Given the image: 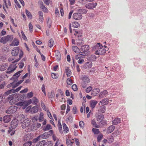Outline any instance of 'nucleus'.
Here are the masks:
<instances>
[{
    "label": "nucleus",
    "instance_id": "obj_62",
    "mask_svg": "<svg viewBox=\"0 0 146 146\" xmlns=\"http://www.w3.org/2000/svg\"><path fill=\"white\" fill-rule=\"evenodd\" d=\"M84 123L83 121H80L79 122V126L80 127L83 128L84 127Z\"/></svg>",
    "mask_w": 146,
    "mask_h": 146
},
{
    "label": "nucleus",
    "instance_id": "obj_20",
    "mask_svg": "<svg viewBox=\"0 0 146 146\" xmlns=\"http://www.w3.org/2000/svg\"><path fill=\"white\" fill-rule=\"evenodd\" d=\"M17 107L15 106H10V113H13L16 111Z\"/></svg>",
    "mask_w": 146,
    "mask_h": 146
},
{
    "label": "nucleus",
    "instance_id": "obj_27",
    "mask_svg": "<svg viewBox=\"0 0 146 146\" xmlns=\"http://www.w3.org/2000/svg\"><path fill=\"white\" fill-rule=\"evenodd\" d=\"M38 14L39 15V20L40 22L42 23L44 20L43 13L42 11H40L38 12Z\"/></svg>",
    "mask_w": 146,
    "mask_h": 146
},
{
    "label": "nucleus",
    "instance_id": "obj_56",
    "mask_svg": "<svg viewBox=\"0 0 146 146\" xmlns=\"http://www.w3.org/2000/svg\"><path fill=\"white\" fill-rule=\"evenodd\" d=\"M42 11L44 13H47L48 11V10L47 8L44 5L41 8Z\"/></svg>",
    "mask_w": 146,
    "mask_h": 146
},
{
    "label": "nucleus",
    "instance_id": "obj_41",
    "mask_svg": "<svg viewBox=\"0 0 146 146\" xmlns=\"http://www.w3.org/2000/svg\"><path fill=\"white\" fill-rule=\"evenodd\" d=\"M72 25L73 27L76 28L80 26L79 23L78 22L76 21L72 22Z\"/></svg>",
    "mask_w": 146,
    "mask_h": 146
},
{
    "label": "nucleus",
    "instance_id": "obj_5",
    "mask_svg": "<svg viewBox=\"0 0 146 146\" xmlns=\"http://www.w3.org/2000/svg\"><path fill=\"white\" fill-rule=\"evenodd\" d=\"M89 46L88 45L85 44L82 46L80 48V51L82 52L80 55L83 56L88 55L89 53Z\"/></svg>",
    "mask_w": 146,
    "mask_h": 146
},
{
    "label": "nucleus",
    "instance_id": "obj_58",
    "mask_svg": "<svg viewBox=\"0 0 146 146\" xmlns=\"http://www.w3.org/2000/svg\"><path fill=\"white\" fill-rule=\"evenodd\" d=\"M72 88L73 91H76L78 90L77 86L76 84H74L72 86Z\"/></svg>",
    "mask_w": 146,
    "mask_h": 146
},
{
    "label": "nucleus",
    "instance_id": "obj_63",
    "mask_svg": "<svg viewBox=\"0 0 146 146\" xmlns=\"http://www.w3.org/2000/svg\"><path fill=\"white\" fill-rule=\"evenodd\" d=\"M29 28L30 31L31 32H32L33 26L31 23H30L29 25Z\"/></svg>",
    "mask_w": 146,
    "mask_h": 146
},
{
    "label": "nucleus",
    "instance_id": "obj_6",
    "mask_svg": "<svg viewBox=\"0 0 146 146\" xmlns=\"http://www.w3.org/2000/svg\"><path fill=\"white\" fill-rule=\"evenodd\" d=\"M101 47L99 48L96 51L95 54L96 55H103L105 54L106 52V50L103 48L102 45Z\"/></svg>",
    "mask_w": 146,
    "mask_h": 146
},
{
    "label": "nucleus",
    "instance_id": "obj_33",
    "mask_svg": "<svg viewBox=\"0 0 146 146\" xmlns=\"http://www.w3.org/2000/svg\"><path fill=\"white\" fill-rule=\"evenodd\" d=\"M72 49L73 51L76 53H79L81 52L79 48L76 46H73Z\"/></svg>",
    "mask_w": 146,
    "mask_h": 146
},
{
    "label": "nucleus",
    "instance_id": "obj_43",
    "mask_svg": "<svg viewBox=\"0 0 146 146\" xmlns=\"http://www.w3.org/2000/svg\"><path fill=\"white\" fill-rule=\"evenodd\" d=\"M45 143V140H43L38 142L36 146H43Z\"/></svg>",
    "mask_w": 146,
    "mask_h": 146
},
{
    "label": "nucleus",
    "instance_id": "obj_40",
    "mask_svg": "<svg viewBox=\"0 0 146 146\" xmlns=\"http://www.w3.org/2000/svg\"><path fill=\"white\" fill-rule=\"evenodd\" d=\"M66 72L67 73V76L68 77H70V75L71 74V72L69 69V68L68 67H67L66 68Z\"/></svg>",
    "mask_w": 146,
    "mask_h": 146
},
{
    "label": "nucleus",
    "instance_id": "obj_3",
    "mask_svg": "<svg viewBox=\"0 0 146 146\" xmlns=\"http://www.w3.org/2000/svg\"><path fill=\"white\" fill-rule=\"evenodd\" d=\"M19 118L21 119V123H22L21 126L23 128H25L30 125L31 121L28 118L24 120L25 116L23 114H20Z\"/></svg>",
    "mask_w": 146,
    "mask_h": 146
},
{
    "label": "nucleus",
    "instance_id": "obj_48",
    "mask_svg": "<svg viewBox=\"0 0 146 146\" xmlns=\"http://www.w3.org/2000/svg\"><path fill=\"white\" fill-rule=\"evenodd\" d=\"M119 134V132L118 130H116L113 133L111 134V136H112L113 137H115L118 135Z\"/></svg>",
    "mask_w": 146,
    "mask_h": 146
},
{
    "label": "nucleus",
    "instance_id": "obj_10",
    "mask_svg": "<svg viewBox=\"0 0 146 146\" xmlns=\"http://www.w3.org/2000/svg\"><path fill=\"white\" fill-rule=\"evenodd\" d=\"M82 17V15L80 13H75L73 15V18L76 20H80Z\"/></svg>",
    "mask_w": 146,
    "mask_h": 146
},
{
    "label": "nucleus",
    "instance_id": "obj_17",
    "mask_svg": "<svg viewBox=\"0 0 146 146\" xmlns=\"http://www.w3.org/2000/svg\"><path fill=\"white\" fill-rule=\"evenodd\" d=\"M92 65V62H85L83 65V68L85 69L90 68H91Z\"/></svg>",
    "mask_w": 146,
    "mask_h": 146
},
{
    "label": "nucleus",
    "instance_id": "obj_13",
    "mask_svg": "<svg viewBox=\"0 0 146 146\" xmlns=\"http://www.w3.org/2000/svg\"><path fill=\"white\" fill-rule=\"evenodd\" d=\"M7 60L9 62V58H7L6 55L4 54L0 55V62H5Z\"/></svg>",
    "mask_w": 146,
    "mask_h": 146
},
{
    "label": "nucleus",
    "instance_id": "obj_39",
    "mask_svg": "<svg viewBox=\"0 0 146 146\" xmlns=\"http://www.w3.org/2000/svg\"><path fill=\"white\" fill-rule=\"evenodd\" d=\"M97 118L98 119L97 120L98 121H100V120H103L104 118V115L103 114H100L98 115L97 117Z\"/></svg>",
    "mask_w": 146,
    "mask_h": 146
},
{
    "label": "nucleus",
    "instance_id": "obj_54",
    "mask_svg": "<svg viewBox=\"0 0 146 146\" xmlns=\"http://www.w3.org/2000/svg\"><path fill=\"white\" fill-rule=\"evenodd\" d=\"M51 76L54 79H56L58 77V74H56L52 73L51 74Z\"/></svg>",
    "mask_w": 146,
    "mask_h": 146
},
{
    "label": "nucleus",
    "instance_id": "obj_37",
    "mask_svg": "<svg viewBox=\"0 0 146 146\" xmlns=\"http://www.w3.org/2000/svg\"><path fill=\"white\" fill-rule=\"evenodd\" d=\"M78 11L81 14V13L86 14L87 13L88 10L86 9H80L78 10Z\"/></svg>",
    "mask_w": 146,
    "mask_h": 146
},
{
    "label": "nucleus",
    "instance_id": "obj_4",
    "mask_svg": "<svg viewBox=\"0 0 146 146\" xmlns=\"http://www.w3.org/2000/svg\"><path fill=\"white\" fill-rule=\"evenodd\" d=\"M18 120L16 118L13 119L11 123V129L10 127V133L11 135H13L15 132V129L18 125Z\"/></svg>",
    "mask_w": 146,
    "mask_h": 146
},
{
    "label": "nucleus",
    "instance_id": "obj_19",
    "mask_svg": "<svg viewBox=\"0 0 146 146\" xmlns=\"http://www.w3.org/2000/svg\"><path fill=\"white\" fill-rule=\"evenodd\" d=\"M19 44V41L16 38H14L12 41L11 44H10V46H17Z\"/></svg>",
    "mask_w": 146,
    "mask_h": 146
},
{
    "label": "nucleus",
    "instance_id": "obj_51",
    "mask_svg": "<svg viewBox=\"0 0 146 146\" xmlns=\"http://www.w3.org/2000/svg\"><path fill=\"white\" fill-rule=\"evenodd\" d=\"M23 61H25V60L23 59V60L21 61L20 62L19 64V67L20 68H22L24 66V63Z\"/></svg>",
    "mask_w": 146,
    "mask_h": 146
},
{
    "label": "nucleus",
    "instance_id": "obj_55",
    "mask_svg": "<svg viewBox=\"0 0 146 146\" xmlns=\"http://www.w3.org/2000/svg\"><path fill=\"white\" fill-rule=\"evenodd\" d=\"M92 86H89L86 88V91L88 93L92 91Z\"/></svg>",
    "mask_w": 146,
    "mask_h": 146
},
{
    "label": "nucleus",
    "instance_id": "obj_12",
    "mask_svg": "<svg viewBox=\"0 0 146 146\" xmlns=\"http://www.w3.org/2000/svg\"><path fill=\"white\" fill-rule=\"evenodd\" d=\"M100 92V89L98 88L93 89L91 92V95L94 96H96Z\"/></svg>",
    "mask_w": 146,
    "mask_h": 146
},
{
    "label": "nucleus",
    "instance_id": "obj_24",
    "mask_svg": "<svg viewBox=\"0 0 146 146\" xmlns=\"http://www.w3.org/2000/svg\"><path fill=\"white\" fill-rule=\"evenodd\" d=\"M98 102L94 100H91L90 101V106L91 108L94 109L96 105L97 104Z\"/></svg>",
    "mask_w": 146,
    "mask_h": 146
},
{
    "label": "nucleus",
    "instance_id": "obj_11",
    "mask_svg": "<svg viewBox=\"0 0 146 146\" xmlns=\"http://www.w3.org/2000/svg\"><path fill=\"white\" fill-rule=\"evenodd\" d=\"M9 41V35H8L6 36L2 37L0 40V42L4 44Z\"/></svg>",
    "mask_w": 146,
    "mask_h": 146
},
{
    "label": "nucleus",
    "instance_id": "obj_2",
    "mask_svg": "<svg viewBox=\"0 0 146 146\" xmlns=\"http://www.w3.org/2000/svg\"><path fill=\"white\" fill-rule=\"evenodd\" d=\"M22 72V70L19 71L15 74L13 76L10 78V80H14L13 82L10 84V87L12 86L13 88H16L19 85L17 82L18 81L17 79L21 75L20 74Z\"/></svg>",
    "mask_w": 146,
    "mask_h": 146
},
{
    "label": "nucleus",
    "instance_id": "obj_49",
    "mask_svg": "<svg viewBox=\"0 0 146 146\" xmlns=\"http://www.w3.org/2000/svg\"><path fill=\"white\" fill-rule=\"evenodd\" d=\"M32 142L30 141H28L25 143L23 144V146H31L32 145Z\"/></svg>",
    "mask_w": 146,
    "mask_h": 146
},
{
    "label": "nucleus",
    "instance_id": "obj_60",
    "mask_svg": "<svg viewBox=\"0 0 146 146\" xmlns=\"http://www.w3.org/2000/svg\"><path fill=\"white\" fill-rule=\"evenodd\" d=\"M100 123L102 126H104L107 123V122L106 120H102L100 121Z\"/></svg>",
    "mask_w": 146,
    "mask_h": 146
},
{
    "label": "nucleus",
    "instance_id": "obj_38",
    "mask_svg": "<svg viewBox=\"0 0 146 146\" xmlns=\"http://www.w3.org/2000/svg\"><path fill=\"white\" fill-rule=\"evenodd\" d=\"M25 13L27 16L30 19H31L32 18V15L30 12L27 9L25 10Z\"/></svg>",
    "mask_w": 146,
    "mask_h": 146
},
{
    "label": "nucleus",
    "instance_id": "obj_29",
    "mask_svg": "<svg viewBox=\"0 0 146 146\" xmlns=\"http://www.w3.org/2000/svg\"><path fill=\"white\" fill-rule=\"evenodd\" d=\"M102 46V44L100 43H98L94 45L92 47V50H95L97 49H98L99 47H101Z\"/></svg>",
    "mask_w": 146,
    "mask_h": 146
},
{
    "label": "nucleus",
    "instance_id": "obj_47",
    "mask_svg": "<svg viewBox=\"0 0 146 146\" xmlns=\"http://www.w3.org/2000/svg\"><path fill=\"white\" fill-rule=\"evenodd\" d=\"M114 140L113 137L111 135L108 139V142L109 143H112Z\"/></svg>",
    "mask_w": 146,
    "mask_h": 146
},
{
    "label": "nucleus",
    "instance_id": "obj_61",
    "mask_svg": "<svg viewBox=\"0 0 146 146\" xmlns=\"http://www.w3.org/2000/svg\"><path fill=\"white\" fill-rule=\"evenodd\" d=\"M14 1L16 5H15L16 8H17V6L19 8H20L21 7V6L18 1H17V0H14Z\"/></svg>",
    "mask_w": 146,
    "mask_h": 146
},
{
    "label": "nucleus",
    "instance_id": "obj_7",
    "mask_svg": "<svg viewBox=\"0 0 146 146\" xmlns=\"http://www.w3.org/2000/svg\"><path fill=\"white\" fill-rule=\"evenodd\" d=\"M53 133L52 130H50L48 132H45L42 134H41L42 139H45L48 138L49 136H51Z\"/></svg>",
    "mask_w": 146,
    "mask_h": 146
},
{
    "label": "nucleus",
    "instance_id": "obj_1",
    "mask_svg": "<svg viewBox=\"0 0 146 146\" xmlns=\"http://www.w3.org/2000/svg\"><path fill=\"white\" fill-rule=\"evenodd\" d=\"M19 53V58L13 62L12 64L10 65V74L12 73L15 70L17 67L15 63L19 60L23 55V51L21 49L20 50L19 47L14 48L12 51L11 54L13 56H16Z\"/></svg>",
    "mask_w": 146,
    "mask_h": 146
},
{
    "label": "nucleus",
    "instance_id": "obj_36",
    "mask_svg": "<svg viewBox=\"0 0 146 146\" xmlns=\"http://www.w3.org/2000/svg\"><path fill=\"white\" fill-rule=\"evenodd\" d=\"M42 139H42L41 135H40L37 137L33 139V141L34 143H35Z\"/></svg>",
    "mask_w": 146,
    "mask_h": 146
},
{
    "label": "nucleus",
    "instance_id": "obj_64",
    "mask_svg": "<svg viewBox=\"0 0 146 146\" xmlns=\"http://www.w3.org/2000/svg\"><path fill=\"white\" fill-rule=\"evenodd\" d=\"M66 143L68 146H72L71 143H72L70 140H66Z\"/></svg>",
    "mask_w": 146,
    "mask_h": 146
},
{
    "label": "nucleus",
    "instance_id": "obj_31",
    "mask_svg": "<svg viewBox=\"0 0 146 146\" xmlns=\"http://www.w3.org/2000/svg\"><path fill=\"white\" fill-rule=\"evenodd\" d=\"M91 123L93 125V127L97 128H99L100 127V126L97 124L96 122L94 119H92L91 120Z\"/></svg>",
    "mask_w": 146,
    "mask_h": 146
},
{
    "label": "nucleus",
    "instance_id": "obj_25",
    "mask_svg": "<svg viewBox=\"0 0 146 146\" xmlns=\"http://www.w3.org/2000/svg\"><path fill=\"white\" fill-rule=\"evenodd\" d=\"M8 66V64L7 63L3 64L0 65V71H3L5 70L6 68V67Z\"/></svg>",
    "mask_w": 146,
    "mask_h": 146
},
{
    "label": "nucleus",
    "instance_id": "obj_52",
    "mask_svg": "<svg viewBox=\"0 0 146 146\" xmlns=\"http://www.w3.org/2000/svg\"><path fill=\"white\" fill-rule=\"evenodd\" d=\"M47 24L48 27L49 28H50L52 24V22L50 20L49 18H48L47 20Z\"/></svg>",
    "mask_w": 146,
    "mask_h": 146
},
{
    "label": "nucleus",
    "instance_id": "obj_9",
    "mask_svg": "<svg viewBox=\"0 0 146 146\" xmlns=\"http://www.w3.org/2000/svg\"><path fill=\"white\" fill-rule=\"evenodd\" d=\"M97 4L96 3H90L86 4L85 6V7L86 8L89 9H93L96 7Z\"/></svg>",
    "mask_w": 146,
    "mask_h": 146
},
{
    "label": "nucleus",
    "instance_id": "obj_32",
    "mask_svg": "<svg viewBox=\"0 0 146 146\" xmlns=\"http://www.w3.org/2000/svg\"><path fill=\"white\" fill-rule=\"evenodd\" d=\"M38 111V108L36 106H34L32 108H31L30 111L32 113H35L37 112Z\"/></svg>",
    "mask_w": 146,
    "mask_h": 146
},
{
    "label": "nucleus",
    "instance_id": "obj_8",
    "mask_svg": "<svg viewBox=\"0 0 146 146\" xmlns=\"http://www.w3.org/2000/svg\"><path fill=\"white\" fill-rule=\"evenodd\" d=\"M5 74H1L0 75V82L1 81L3 80L5 78ZM5 82L3 81L2 84H0V89H3L4 88L5 85Z\"/></svg>",
    "mask_w": 146,
    "mask_h": 146
},
{
    "label": "nucleus",
    "instance_id": "obj_30",
    "mask_svg": "<svg viewBox=\"0 0 146 146\" xmlns=\"http://www.w3.org/2000/svg\"><path fill=\"white\" fill-rule=\"evenodd\" d=\"M2 50L4 53H7L9 51V46L8 45H5Z\"/></svg>",
    "mask_w": 146,
    "mask_h": 146
},
{
    "label": "nucleus",
    "instance_id": "obj_53",
    "mask_svg": "<svg viewBox=\"0 0 146 146\" xmlns=\"http://www.w3.org/2000/svg\"><path fill=\"white\" fill-rule=\"evenodd\" d=\"M68 84L71 85L72 84V80L70 78H68L66 80Z\"/></svg>",
    "mask_w": 146,
    "mask_h": 146
},
{
    "label": "nucleus",
    "instance_id": "obj_22",
    "mask_svg": "<svg viewBox=\"0 0 146 146\" xmlns=\"http://www.w3.org/2000/svg\"><path fill=\"white\" fill-rule=\"evenodd\" d=\"M82 79L83 82H86L87 83H88L90 82L89 78L85 75L82 76Z\"/></svg>",
    "mask_w": 146,
    "mask_h": 146
},
{
    "label": "nucleus",
    "instance_id": "obj_34",
    "mask_svg": "<svg viewBox=\"0 0 146 146\" xmlns=\"http://www.w3.org/2000/svg\"><path fill=\"white\" fill-rule=\"evenodd\" d=\"M82 32L81 31H78V33L77 34L78 35H77V36L79 38L76 39L77 41H78L82 40Z\"/></svg>",
    "mask_w": 146,
    "mask_h": 146
},
{
    "label": "nucleus",
    "instance_id": "obj_35",
    "mask_svg": "<svg viewBox=\"0 0 146 146\" xmlns=\"http://www.w3.org/2000/svg\"><path fill=\"white\" fill-rule=\"evenodd\" d=\"M3 121L5 123H8L9 122V115H5L3 118Z\"/></svg>",
    "mask_w": 146,
    "mask_h": 146
},
{
    "label": "nucleus",
    "instance_id": "obj_23",
    "mask_svg": "<svg viewBox=\"0 0 146 146\" xmlns=\"http://www.w3.org/2000/svg\"><path fill=\"white\" fill-rule=\"evenodd\" d=\"M121 119L120 118L117 117L112 121L113 125H117L120 123Z\"/></svg>",
    "mask_w": 146,
    "mask_h": 146
},
{
    "label": "nucleus",
    "instance_id": "obj_42",
    "mask_svg": "<svg viewBox=\"0 0 146 146\" xmlns=\"http://www.w3.org/2000/svg\"><path fill=\"white\" fill-rule=\"evenodd\" d=\"M54 44V42L53 39L51 38L48 41V46L50 47H52Z\"/></svg>",
    "mask_w": 146,
    "mask_h": 146
},
{
    "label": "nucleus",
    "instance_id": "obj_18",
    "mask_svg": "<svg viewBox=\"0 0 146 146\" xmlns=\"http://www.w3.org/2000/svg\"><path fill=\"white\" fill-rule=\"evenodd\" d=\"M55 55L57 58L56 60L57 61H59L60 60L61 56L60 52L58 50H56L55 51Z\"/></svg>",
    "mask_w": 146,
    "mask_h": 146
},
{
    "label": "nucleus",
    "instance_id": "obj_28",
    "mask_svg": "<svg viewBox=\"0 0 146 146\" xmlns=\"http://www.w3.org/2000/svg\"><path fill=\"white\" fill-rule=\"evenodd\" d=\"M52 129V127L50 124H47L46 126L44 127L43 128H42V130L44 131H45Z\"/></svg>",
    "mask_w": 146,
    "mask_h": 146
},
{
    "label": "nucleus",
    "instance_id": "obj_59",
    "mask_svg": "<svg viewBox=\"0 0 146 146\" xmlns=\"http://www.w3.org/2000/svg\"><path fill=\"white\" fill-rule=\"evenodd\" d=\"M72 111L73 112V113L74 114H76L77 113V110L76 108V106H74L72 109Z\"/></svg>",
    "mask_w": 146,
    "mask_h": 146
},
{
    "label": "nucleus",
    "instance_id": "obj_45",
    "mask_svg": "<svg viewBox=\"0 0 146 146\" xmlns=\"http://www.w3.org/2000/svg\"><path fill=\"white\" fill-rule=\"evenodd\" d=\"M9 95V89H8L3 95L2 94V96L3 99H6V98H5V97L8 96Z\"/></svg>",
    "mask_w": 146,
    "mask_h": 146
},
{
    "label": "nucleus",
    "instance_id": "obj_50",
    "mask_svg": "<svg viewBox=\"0 0 146 146\" xmlns=\"http://www.w3.org/2000/svg\"><path fill=\"white\" fill-rule=\"evenodd\" d=\"M103 135L101 133L99 134L97 137V141L98 142H100L102 139Z\"/></svg>",
    "mask_w": 146,
    "mask_h": 146
},
{
    "label": "nucleus",
    "instance_id": "obj_44",
    "mask_svg": "<svg viewBox=\"0 0 146 146\" xmlns=\"http://www.w3.org/2000/svg\"><path fill=\"white\" fill-rule=\"evenodd\" d=\"M92 131V132L95 134H98L100 133L99 129L97 128H93Z\"/></svg>",
    "mask_w": 146,
    "mask_h": 146
},
{
    "label": "nucleus",
    "instance_id": "obj_21",
    "mask_svg": "<svg viewBox=\"0 0 146 146\" xmlns=\"http://www.w3.org/2000/svg\"><path fill=\"white\" fill-rule=\"evenodd\" d=\"M88 59L90 61H95L96 60L97 57L94 55L92 54L89 55L88 57Z\"/></svg>",
    "mask_w": 146,
    "mask_h": 146
},
{
    "label": "nucleus",
    "instance_id": "obj_57",
    "mask_svg": "<svg viewBox=\"0 0 146 146\" xmlns=\"http://www.w3.org/2000/svg\"><path fill=\"white\" fill-rule=\"evenodd\" d=\"M27 95V96L28 97V98H31L33 96V94L32 92H30L28 93Z\"/></svg>",
    "mask_w": 146,
    "mask_h": 146
},
{
    "label": "nucleus",
    "instance_id": "obj_26",
    "mask_svg": "<svg viewBox=\"0 0 146 146\" xmlns=\"http://www.w3.org/2000/svg\"><path fill=\"white\" fill-rule=\"evenodd\" d=\"M21 86H20L15 90L13 88L10 90V94L18 92L21 90Z\"/></svg>",
    "mask_w": 146,
    "mask_h": 146
},
{
    "label": "nucleus",
    "instance_id": "obj_16",
    "mask_svg": "<svg viewBox=\"0 0 146 146\" xmlns=\"http://www.w3.org/2000/svg\"><path fill=\"white\" fill-rule=\"evenodd\" d=\"M115 129V126L111 125L109 126L106 129L107 133L109 134L112 132Z\"/></svg>",
    "mask_w": 146,
    "mask_h": 146
},
{
    "label": "nucleus",
    "instance_id": "obj_14",
    "mask_svg": "<svg viewBox=\"0 0 146 146\" xmlns=\"http://www.w3.org/2000/svg\"><path fill=\"white\" fill-rule=\"evenodd\" d=\"M48 98L50 99L51 102H53L52 98L55 97V94L53 91L49 92L48 94Z\"/></svg>",
    "mask_w": 146,
    "mask_h": 146
},
{
    "label": "nucleus",
    "instance_id": "obj_46",
    "mask_svg": "<svg viewBox=\"0 0 146 146\" xmlns=\"http://www.w3.org/2000/svg\"><path fill=\"white\" fill-rule=\"evenodd\" d=\"M32 100L33 101V103L35 104V105H37V103L38 102V99L35 97L33 98Z\"/></svg>",
    "mask_w": 146,
    "mask_h": 146
},
{
    "label": "nucleus",
    "instance_id": "obj_15",
    "mask_svg": "<svg viewBox=\"0 0 146 146\" xmlns=\"http://www.w3.org/2000/svg\"><path fill=\"white\" fill-rule=\"evenodd\" d=\"M9 101V96L6 98V99H4L2 96V94H0V104L2 102L3 103L5 104Z\"/></svg>",
    "mask_w": 146,
    "mask_h": 146
}]
</instances>
